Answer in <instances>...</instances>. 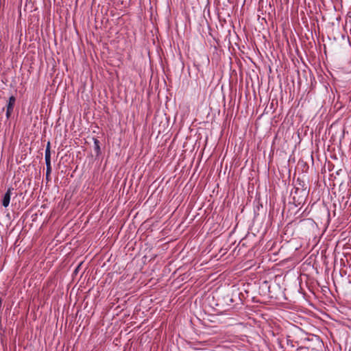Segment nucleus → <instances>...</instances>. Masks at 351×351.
I'll return each mask as SVG.
<instances>
[{
    "mask_svg": "<svg viewBox=\"0 0 351 351\" xmlns=\"http://www.w3.org/2000/svg\"><path fill=\"white\" fill-rule=\"evenodd\" d=\"M16 98L14 96H11L9 98L8 104L7 105V109H6V117L7 119H9L11 116V114L13 111L14 106L15 104Z\"/></svg>",
    "mask_w": 351,
    "mask_h": 351,
    "instance_id": "nucleus-1",
    "label": "nucleus"
},
{
    "mask_svg": "<svg viewBox=\"0 0 351 351\" xmlns=\"http://www.w3.org/2000/svg\"><path fill=\"white\" fill-rule=\"evenodd\" d=\"M13 190V188H9L6 193L3 195V198L2 200V205L6 208L9 206L10 202V197L12 195V191Z\"/></svg>",
    "mask_w": 351,
    "mask_h": 351,
    "instance_id": "nucleus-2",
    "label": "nucleus"
},
{
    "mask_svg": "<svg viewBox=\"0 0 351 351\" xmlns=\"http://www.w3.org/2000/svg\"><path fill=\"white\" fill-rule=\"evenodd\" d=\"M45 162H51V152H50L49 143H48L46 149H45Z\"/></svg>",
    "mask_w": 351,
    "mask_h": 351,
    "instance_id": "nucleus-3",
    "label": "nucleus"
},
{
    "mask_svg": "<svg viewBox=\"0 0 351 351\" xmlns=\"http://www.w3.org/2000/svg\"><path fill=\"white\" fill-rule=\"evenodd\" d=\"M94 144L95 150L97 151V153H99L100 151L99 141L97 139H95Z\"/></svg>",
    "mask_w": 351,
    "mask_h": 351,
    "instance_id": "nucleus-4",
    "label": "nucleus"
},
{
    "mask_svg": "<svg viewBox=\"0 0 351 351\" xmlns=\"http://www.w3.org/2000/svg\"><path fill=\"white\" fill-rule=\"evenodd\" d=\"M51 173V170L46 169V180L49 181L50 180V174Z\"/></svg>",
    "mask_w": 351,
    "mask_h": 351,
    "instance_id": "nucleus-5",
    "label": "nucleus"
},
{
    "mask_svg": "<svg viewBox=\"0 0 351 351\" xmlns=\"http://www.w3.org/2000/svg\"><path fill=\"white\" fill-rule=\"evenodd\" d=\"M45 164H46V169L51 170V162H45Z\"/></svg>",
    "mask_w": 351,
    "mask_h": 351,
    "instance_id": "nucleus-6",
    "label": "nucleus"
},
{
    "mask_svg": "<svg viewBox=\"0 0 351 351\" xmlns=\"http://www.w3.org/2000/svg\"><path fill=\"white\" fill-rule=\"evenodd\" d=\"M348 19H349V22H351V10L347 14L346 22H348Z\"/></svg>",
    "mask_w": 351,
    "mask_h": 351,
    "instance_id": "nucleus-7",
    "label": "nucleus"
},
{
    "mask_svg": "<svg viewBox=\"0 0 351 351\" xmlns=\"http://www.w3.org/2000/svg\"><path fill=\"white\" fill-rule=\"evenodd\" d=\"M2 304V300L0 298V306H1Z\"/></svg>",
    "mask_w": 351,
    "mask_h": 351,
    "instance_id": "nucleus-8",
    "label": "nucleus"
}]
</instances>
